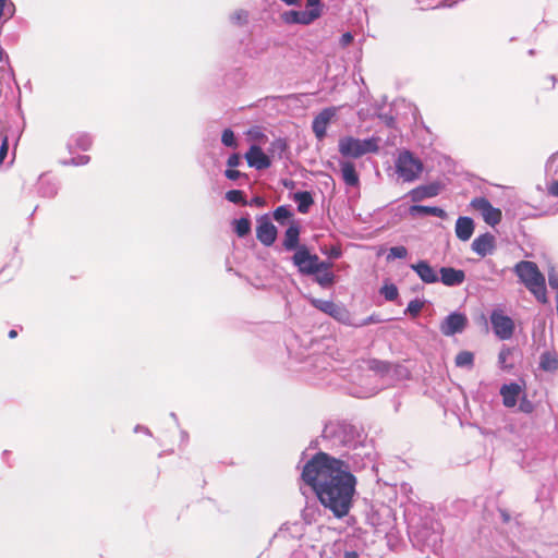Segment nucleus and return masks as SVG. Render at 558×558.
I'll return each mask as SVG.
<instances>
[{
    "mask_svg": "<svg viewBox=\"0 0 558 558\" xmlns=\"http://www.w3.org/2000/svg\"><path fill=\"white\" fill-rule=\"evenodd\" d=\"M302 480L311 488H355L349 464L327 452H316L303 466Z\"/></svg>",
    "mask_w": 558,
    "mask_h": 558,
    "instance_id": "nucleus-1",
    "label": "nucleus"
},
{
    "mask_svg": "<svg viewBox=\"0 0 558 558\" xmlns=\"http://www.w3.org/2000/svg\"><path fill=\"white\" fill-rule=\"evenodd\" d=\"M514 272L538 302L542 304L548 303L545 276L534 262H519L514 266Z\"/></svg>",
    "mask_w": 558,
    "mask_h": 558,
    "instance_id": "nucleus-2",
    "label": "nucleus"
},
{
    "mask_svg": "<svg viewBox=\"0 0 558 558\" xmlns=\"http://www.w3.org/2000/svg\"><path fill=\"white\" fill-rule=\"evenodd\" d=\"M355 490H315L322 505L329 509L335 517H345L352 506Z\"/></svg>",
    "mask_w": 558,
    "mask_h": 558,
    "instance_id": "nucleus-3",
    "label": "nucleus"
},
{
    "mask_svg": "<svg viewBox=\"0 0 558 558\" xmlns=\"http://www.w3.org/2000/svg\"><path fill=\"white\" fill-rule=\"evenodd\" d=\"M338 150L343 157L357 159L369 153H378L379 138L360 140L353 136H343L339 140Z\"/></svg>",
    "mask_w": 558,
    "mask_h": 558,
    "instance_id": "nucleus-4",
    "label": "nucleus"
},
{
    "mask_svg": "<svg viewBox=\"0 0 558 558\" xmlns=\"http://www.w3.org/2000/svg\"><path fill=\"white\" fill-rule=\"evenodd\" d=\"M395 170L402 182H414L421 178L424 170L422 160L410 150H402L395 160Z\"/></svg>",
    "mask_w": 558,
    "mask_h": 558,
    "instance_id": "nucleus-5",
    "label": "nucleus"
},
{
    "mask_svg": "<svg viewBox=\"0 0 558 558\" xmlns=\"http://www.w3.org/2000/svg\"><path fill=\"white\" fill-rule=\"evenodd\" d=\"M311 304L320 312L329 315L333 319L342 324H350V312L345 306L337 304L329 300L311 299Z\"/></svg>",
    "mask_w": 558,
    "mask_h": 558,
    "instance_id": "nucleus-6",
    "label": "nucleus"
},
{
    "mask_svg": "<svg viewBox=\"0 0 558 558\" xmlns=\"http://www.w3.org/2000/svg\"><path fill=\"white\" fill-rule=\"evenodd\" d=\"M317 255L311 254L305 245H301L294 253L292 260L299 271L304 275L317 274Z\"/></svg>",
    "mask_w": 558,
    "mask_h": 558,
    "instance_id": "nucleus-7",
    "label": "nucleus"
},
{
    "mask_svg": "<svg viewBox=\"0 0 558 558\" xmlns=\"http://www.w3.org/2000/svg\"><path fill=\"white\" fill-rule=\"evenodd\" d=\"M474 210L480 211L484 221L494 227L501 221V210L492 206L490 202L485 197H476L471 201Z\"/></svg>",
    "mask_w": 558,
    "mask_h": 558,
    "instance_id": "nucleus-8",
    "label": "nucleus"
},
{
    "mask_svg": "<svg viewBox=\"0 0 558 558\" xmlns=\"http://www.w3.org/2000/svg\"><path fill=\"white\" fill-rule=\"evenodd\" d=\"M490 322L494 332L499 339L507 340L512 337L514 324L510 317L504 315L501 312L494 311L490 315Z\"/></svg>",
    "mask_w": 558,
    "mask_h": 558,
    "instance_id": "nucleus-9",
    "label": "nucleus"
},
{
    "mask_svg": "<svg viewBox=\"0 0 558 558\" xmlns=\"http://www.w3.org/2000/svg\"><path fill=\"white\" fill-rule=\"evenodd\" d=\"M337 108L328 107L323 109L313 120L312 129L317 137L322 141L326 136V131L329 122L336 117Z\"/></svg>",
    "mask_w": 558,
    "mask_h": 558,
    "instance_id": "nucleus-10",
    "label": "nucleus"
},
{
    "mask_svg": "<svg viewBox=\"0 0 558 558\" xmlns=\"http://www.w3.org/2000/svg\"><path fill=\"white\" fill-rule=\"evenodd\" d=\"M256 238L265 246H270L275 243L277 239V228L267 216H263L258 219Z\"/></svg>",
    "mask_w": 558,
    "mask_h": 558,
    "instance_id": "nucleus-11",
    "label": "nucleus"
},
{
    "mask_svg": "<svg viewBox=\"0 0 558 558\" xmlns=\"http://www.w3.org/2000/svg\"><path fill=\"white\" fill-rule=\"evenodd\" d=\"M320 9H311L310 11H288L282 14V20L288 24L308 25L320 16Z\"/></svg>",
    "mask_w": 558,
    "mask_h": 558,
    "instance_id": "nucleus-12",
    "label": "nucleus"
},
{
    "mask_svg": "<svg viewBox=\"0 0 558 558\" xmlns=\"http://www.w3.org/2000/svg\"><path fill=\"white\" fill-rule=\"evenodd\" d=\"M468 323V318L461 313H451L440 324V331L445 336H452L463 331Z\"/></svg>",
    "mask_w": 558,
    "mask_h": 558,
    "instance_id": "nucleus-13",
    "label": "nucleus"
},
{
    "mask_svg": "<svg viewBox=\"0 0 558 558\" xmlns=\"http://www.w3.org/2000/svg\"><path fill=\"white\" fill-rule=\"evenodd\" d=\"M245 159L250 167L257 170L267 169L271 166L270 158L257 145H252L245 154Z\"/></svg>",
    "mask_w": 558,
    "mask_h": 558,
    "instance_id": "nucleus-14",
    "label": "nucleus"
},
{
    "mask_svg": "<svg viewBox=\"0 0 558 558\" xmlns=\"http://www.w3.org/2000/svg\"><path fill=\"white\" fill-rule=\"evenodd\" d=\"M441 184L439 182H432L428 184L416 186L409 192L410 198L414 203L424 201L425 198L435 197L440 193Z\"/></svg>",
    "mask_w": 558,
    "mask_h": 558,
    "instance_id": "nucleus-15",
    "label": "nucleus"
},
{
    "mask_svg": "<svg viewBox=\"0 0 558 558\" xmlns=\"http://www.w3.org/2000/svg\"><path fill=\"white\" fill-rule=\"evenodd\" d=\"M495 236L488 232L478 235L472 242V250L481 257H485L487 254H492L495 250Z\"/></svg>",
    "mask_w": 558,
    "mask_h": 558,
    "instance_id": "nucleus-16",
    "label": "nucleus"
},
{
    "mask_svg": "<svg viewBox=\"0 0 558 558\" xmlns=\"http://www.w3.org/2000/svg\"><path fill=\"white\" fill-rule=\"evenodd\" d=\"M522 388L517 383L502 385L500 388V395L502 397V403L506 408H513L518 403Z\"/></svg>",
    "mask_w": 558,
    "mask_h": 558,
    "instance_id": "nucleus-17",
    "label": "nucleus"
},
{
    "mask_svg": "<svg viewBox=\"0 0 558 558\" xmlns=\"http://www.w3.org/2000/svg\"><path fill=\"white\" fill-rule=\"evenodd\" d=\"M439 274L441 282L447 287L459 286L465 280V274L461 269L441 267Z\"/></svg>",
    "mask_w": 558,
    "mask_h": 558,
    "instance_id": "nucleus-18",
    "label": "nucleus"
},
{
    "mask_svg": "<svg viewBox=\"0 0 558 558\" xmlns=\"http://www.w3.org/2000/svg\"><path fill=\"white\" fill-rule=\"evenodd\" d=\"M411 268L424 283H435L438 281L436 271L426 260H420L416 264H412Z\"/></svg>",
    "mask_w": 558,
    "mask_h": 558,
    "instance_id": "nucleus-19",
    "label": "nucleus"
},
{
    "mask_svg": "<svg viewBox=\"0 0 558 558\" xmlns=\"http://www.w3.org/2000/svg\"><path fill=\"white\" fill-rule=\"evenodd\" d=\"M474 232V222L470 217H459L456 222V235L461 241L471 239Z\"/></svg>",
    "mask_w": 558,
    "mask_h": 558,
    "instance_id": "nucleus-20",
    "label": "nucleus"
},
{
    "mask_svg": "<svg viewBox=\"0 0 558 558\" xmlns=\"http://www.w3.org/2000/svg\"><path fill=\"white\" fill-rule=\"evenodd\" d=\"M299 241H300V227L295 222H292L289 226V228L286 230L282 245L287 251L295 250V252H296L298 248L300 247Z\"/></svg>",
    "mask_w": 558,
    "mask_h": 558,
    "instance_id": "nucleus-21",
    "label": "nucleus"
},
{
    "mask_svg": "<svg viewBox=\"0 0 558 558\" xmlns=\"http://www.w3.org/2000/svg\"><path fill=\"white\" fill-rule=\"evenodd\" d=\"M342 179L347 185L357 186L360 178L355 170V166L351 161L341 162Z\"/></svg>",
    "mask_w": 558,
    "mask_h": 558,
    "instance_id": "nucleus-22",
    "label": "nucleus"
},
{
    "mask_svg": "<svg viewBox=\"0 0 558 558\" xmlns=\"http://www.w3.org/2000/svg\"><path fill=\"white\" fill-rule=\"evenodd\" d=\"M410 213L412 215H432L438 218H446V211L440 207H432V206H423V205H413L410 207Z\"/></svg>",
    "mask_w": 558,
    "mask_h": 558,
    "instance_id": "nucleus-23",
    "label": "nucleus"
},
{
    "mask_svg": "<svg viewBox=\"0 0 558 558\" xmlns=\"http://www.w3.org/2000/svg\"><path fill=\"white\" fill-rule=\"evenodd\" d=\"M294 201L298 203V210L301 214L308 213L310 207L313 205L314 199L310 192H296L293 196Z\"/></svg>",
    "mask_w": 558,
    "mask_h": 558,
    "instance_id": "nucleus-24",
    "label": "nucleus"
},
{
    "mask_svg": "<svg viewBox=\"0 0 558 558\" xmlns=\"http://www.w3.org/2000/svg\"><path fill=\"white\" fill-rule=\"evenodd\" d=\"M539 367L546 372H554L558 368V359L550 352H545L541 355Z\"/></svg>",
    "mask_w": 558,
    "mask_h": 558,
    "instance_id": "nucleus-25",
    "label": "nucleus"
},
{
    "mask_svg": "<svg viewBox=\"0 0 558 558\" xmlns=\"http://www.w3.org/2000/svg\"><path fill=\"white\" fill-rule=\"evenodd\" d=\"M513 354V350L510 348H502L498 354V364L502 371H511L514 364L510 361Z\"/></svg>",
    "mask_w": 558,
    "mask_h": 558,
    "instance_id": "nucleus-26",
    "label": "nucleus"
},
{
    "mask_svg": "<svg viewBox=\"0 0 558 558\" xmlns=\"http://www.w3.org/2000/svg\"><path fill=\"white\" fill-rule=\"evenodd\" d=\"M456 366L472 368L474 365V354L471 351H461L454 359Z\"/></svg>",
    "mask_w": 558,
    "mask_h": 558,
    "instance_id": "nucleus-27",
    "label": "nucleus"
},
{
    "mask_svg": "<svg viewBox=\"0 0 558 558\" xmlns=\"http://www.w3.org/2000/svg\"><path fill=\"white\" fill-rule=\"evenodd\" d=\"M234 232L238 236H246L251 232V221L247 218H240L234 220Z\"/></svg>",
    "mask_w": 558,
    "mask_h": 558,
    "instance_id": "nucleus-28",
    "label": "nucleus"
},
{
    "mask_svg": "<svg viewBox=\"0 0 558 558\" xmlns=\"http://www.w3.org/2000/svg\"><path fill=\"white\" fill-rule=\"evenodd\" d=\"M315 280L322 287H328L333 283L335 275L331 271H320L318 274H314Z\"/></svg>",
    "mask_w": 558,
    "mask_h": 558,
    "instance_id": "nucleus-29",
    "label": "nucleus"
},
{
    "mask_svg": "<svg viewBox=\"0 0 558 558\" xmlns=\"http://www.w3.org/2000/svg\"><path fill=\"white\" fill-rule=\"evenodd\" d=\"M424 301H421L418 299L412 300L405 310V314H409L413 318L417 317L421 311L424 307Z\"/></svg>",
    "mask_w": 558,
    "mask_h": 558,
    "instance_id": "nucleus-30",
    "label": "nucleus"
},
{
    "mask_svg": "<svg viewBox=\"0 0 558 558\" xmlns=\"http://www.w3.org/2000/svg\"><path fill=\"white\" fill-rule=\"evenodd\" d=\"M226 198L233 204L246 205L244 193L240 190H230L226 193Z\"/></svg>",
    "mask_w": 558,
    "mask_h": 558,
    "instance_id": "nucleus-31",
    "label": "nucleus"
},
{
    "mask_svg": "<svg viewBox=\"0 0 558 558\" xmlns=\"http://www.w3.org/2000/svg\"><path fill=\"white\" fill-rule=\"evenodd\" d=\"M380 293L387 301H395L399 295L398 288L393 283L385 284L380 289Z\"/></svg>",
    "mask_w": 558,
    "mask_h": 558,
    "instance_id": "nucleus-32",
    "label": "nucleus"
},
{
    "mask_svg": "<svg viewBox=\"0 0 558 558\" xmlns=\"http://www.w3.org/2000/svg\"><path fill=\"white\" fill-rule=\"evenodd\" d=\"M290 217H292V213L286 206H279L274 211L275 220L280 223H283V221Z\"/></svg>",
    "mask_w": 558,
    "mask_h": 558,
    "instance_id": "nucleus-33",
    "label": "nucleus"
},
{
    "mask_svg": "<svg viewBox=\"0 0 558 558\" xmlns=\"http://www.w3.org/2000/svg\"><path fill=\"white\" fill-rule=\"evenodd\" d=\"M408 256V250L405 246H393L389 250L387 259L405 258Z\"/></svg>",
    "mask_w": 558,
    "mask_h": 558,
    "instance_id": "nucleus-34",
    "label": "nucleus"
},
{
    "mask_svg": "<svg viewBox=\"0 0 558 558\" xmlns=\"http://www.w3.org/2000/svg\"><path fill=\"white\" fill-rule=\"evenodd\" d=\"M535 410V405L532 401H530L526 396L520 398L519 411L525 414H531Z\"/></svg>",
    "mask_w": 558,
    "mask_h": 558,
    "instance_id": "nucleus-35",
    "label": "nucleus"
},
{
    "mask_svg": "<svg viewBox=\"0 0 558 558\" xmlns=\"http://www.w3.org/2000/svg\"><path fill=\"white\" fill-rule=\"evenodd\" d=\"M221 142L228 147H234L236 145L235 136L232 130L226 129L222 132Z\"/></svg>",
    "mask_w": 558,
    "mask_h": 558,
    "instance_id": "nucleus-36",
    "label": "nucleus"
},
{
    "mask_svg": "<svg viewBox=\"0 0 558 558\" xmlns=\"http://www.w3.org/2000/svg\"><path fill=\"white\" fill-rule=\"evenodd\" d=\"M9 0H0V19L3 16L10 17L13 15L14 5L13 3H8Z\"/></svg>",
    "mask_w": 558,
    "mask_h": 558,
    "instance_id": "nucleus-37",
    "label": "nucleus"
},
{
    "mask_svg": "<svg viewBox=\"0 0 558 558\" xmlns=\"http://www.w3.org/2000/svg\"><path fill=\"white\" fill-rule=\"evenodd\" d=\"M8 150H9V140H8V136H4L1 140V145H0V166L3 163L4 159L7 158Z\"/></svg>",
    "mask_w": 558,
    "mask_h": 558,
    "instance_id": "nucleus-38",
    "label": "nucleus"
},
{
    "mask_svg": "<svg viewBox=\"0 0 558 558\" xmlns=\"http://www.w3.org/2000/svg\"><path fill=\"white\" fill-rule=\"evenodd\" d=\"M548 283L553 289L558 290V272L554 268L548 271Z\"/></svg>",
    "mask_w": 558,
    "mask_h": 558,
    "instance_id": "nucleus-39",
    "label": "nucleus"
},
{
    "mask_svg": "<svg viewBox=\"0 0 558 558\" xmlns=\"http://www.w3.org/2000/svg\"><path fill=\"white\" fill-rule=\"evenodd\" d=\"M353 41V35L350 32L344 33L340 38V45L344 48Z\"/></svg>",
    "mask_w": 558,
    "mask_h": 558,
    "instance_id": "nucleus-40",
    "label": "nucleus"
},
{
    "mask_svg": "<svg viewBox=\"0 0 558 558\" xmlns=\"http://www.w3.org/2000/svg\"><path fill=\"white\" fill-rule=\"evenodd\" d=\"M332 264L329 262H320L319 257H317V274L320 271H330Z\"/></svg>",
    "mask_w": 558,
    "mask_h": 558,
    "instance_id": "nucleus-41",
    "label": "nucleus"
},
{
    "mask_svg": "<svg viewBox=\"0 0 558 558\" xmlns=\"http://www.w3.org/2000/svg\"><path fill=\"white\" fill-rule=\"evenodd\" d=\"M227 165L230 167V168H234L236 166L240 165V156L238 154H232L228 160H227Z\"/></svg>",
    "mask_w": 558,
    "mask_h": 558,
    "instance_id": "nucleus-42",
    "label": "nucleus"
},
{
    "mask_svg": "<svg viewBox=\"0 0 558 558\" xmlns=\"http://www.w3.org/2000/svg\"><path fill=\"white\" fill-rule=\"evenodd\" d=\"M225 174L230 180H236L242 175V173L239 170L234 169H227Z\"/></svg>",
    "mask_w": 558,
    "mask_h": 558,
    "instance_id": "nucleus-43",
    "label": "nucleus"
},
{
    "mask_svg": "<svg viewBox=\"0 0 558 558\" xmlns=\"http://www.w3.org/2000/svg\"><path fill=\"white\" fill-rule=\"evenodd\" d=\"M548 193L553 196H558V181L551 182L548 186Z\"/></svg>",
    "mask_w": 558,
    "mask_h": 558,
    "instance_id": "nucleus-44",
    "label": "nucleus"
},
{
    "mask_svg": "<svg viewBox=\"0 0 558 558\" xmlns=\"http://www.w3.org/2000/svg\"><path fill=\"white\" fill-rule=\"evenodd\" d=\"M328 255L332 258H338L341 256V250L338 246H332L328 252Z\"/></svg>",
    "mask_w": 558,
    "mask_h": 558,
    "instance_id": "nucleus-45",
    "label": "nucleus"
},
{
    "mask_svg": "<svg viewBox=\"0 0 558 558\" xmlns=\"http://www.w3.org/2000/svg\"><path fill=\"white\" fill-rule=\"evenodd\" d=\"M306 5L312 9H319L320 0H306Z\"/></svg>",
    "mask_w": 558,
    "mask_h": 558,
    "instance_id": "nucleus-46",
    "label": "nucleus"
},
{
    "mask_svg": "<svg viewBox=\"0 0 558 558\" xmlns=\"http://www.w3.org/2000/svg\"><path fill=\"white\" fill-rule=\"evenodd\" d=\"M90 144H92L90 140L88 137H84L82 140V143L80 144V146L82 149L86 150L89 148Z\"/></svg>",
    "mask_w": 558,
    "mask_h": 558,
    "instance_id": "nucleus-47",
    "label": "nucleus"
},
{
    "mask_svg": "<svg viewBox=\"0 0 558 558\" xmlns=\"http://www.w3.org/2000/svg\"><path fill=\"white\" fill-rule=\"evenodd\" d=\"M380 320L378 318H375L374 315L367 317L364 322H363V326L364 325H369V324H373V323H379Z\"/></svg>",
    "mask_w": 558,
    "mask_h": 558,
    "instance_id": "nucleus-48",
    "label": "nucleus"
},
{
    "mask_svg": "<svg viewBox=\"0 0 558 558\" xmlns=\"http://www.w3.org/2000/svg\"><path fill=\"white\" fill-rule=\"evenodd\" d=\"M252 204H255L257 206H264L265 205V201L263 197H259V196H256L252 199Z\"/></svg>",
    "mask_w": 558,
    "mask_h": 558,
    "instance_id": "nucleus-49",
    "label": "nucleus"
},
{
    "mask_svg": "<svg viewBox=\"0 0 558 558\" xmlns=\"http://www.w3.org/2000/svg\"><path fill=\"white\" fill-rule=\"evenodd\" d=\"M281 1L288 5H295L299 3L300 0H281Z\"/></svg>",
    "mask_w": 558,
    "mask_h": 558,
    "instance_id": "nucleus-50",
    "label": "nucleus"
},
{
    "mask_svg": "<svg viewBox=\"0 0 558 558\" xmlns=\"http://www.w3.org/2000/svg\"><path fill=\"white\" fill-rule=\"evenodd\" d=\"M8 336H9L10 339H14V338L17 337V331L15 329H12V330L9 331Z\"/></svg>",
    "mask_w": 558,
    "mask_h": 558,
    "instance_id": "nucleus-51",
    "label": "nucleus"
},
{
    "mask_svg": "<svg viewBox=\"0 0 558 558\" xmlns=\"http://www.w3.org/2000/svg\"><path fill=\"white\" fill-rule=\"evenodd\" d=\"M345 556L348 558H356L357 557V554L355 551H351V553H347Z\"/></svg>",
    "mask_w": 558,
    "mask_h": 558,
    "instance_id": "nucleus-52",
    "label": "nucleus"
},
{
    "mask_svg": "<svg viewBox=\"0 0 558 558\" xmlns=\"http://www.w3.org/2000/svg\"><path fill=\"white\" fill-rule=\"evenodd\" d=\"M3 59V51L0 49V62L2 61Z\"/></svg>",
    "mask_w": 558,
    "mask_h": 558,
    "instance_id": "nucleus-53",
    "label": "nucleus"
}]
</instances>
